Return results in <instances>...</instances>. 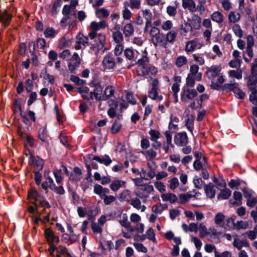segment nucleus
<instances>
[{
	"mask_svg": "<svg viewBox=\"0 0 257 257\" xmlns=\"http://www.w3.org/2000/svg\"><path fill=\"white\" fill-rule=\"evenodd\" d=\"M77 91L81 97L90 104L92 103L94 99L97 101L107 100L114 96L115 92L114 87L109 85L106 86L102 94V87L100 83L96 84L92 90L90 91L87 87L82 86L78 88Z\"/></svg>",
	"mask_w": 257,
	"mask_h": 257,
	"instance_id": "nucleus-1",
	"label": "nucleus"
},
{
	"mask_svg": "<svg viewBox=\"0 0 257 257\" xmlns=\"http://www.w3.org/2000/svg\"><path fill=\"white\" fill-rule=\"evenodd\" d=\"M29 154H26L29 157V163L34 168V173L35 177H41L40 171L42 170L44 165V162L42 159L38 156H35L33 152L28 151Z\"/></svg>",
	"mask_w": 257,
	"mask_h": 257,
	"instance_id": "nucleus-2",
	"label": "nucleus"
},
{
	"mask_svg": "<svg viewBox=\"0 0 257 257\" xmlns=\"http://www.w3.org/2000/svg\"><path fill=\"white\" fill-rule=\"evenodd\" d=\"M108 27V24L104 20H102L99 22L95 21L91 22L89 26L90 31L88 34V37L91 40H93L94 37L96 36V34H98L97 33V31L104 30Z\"/></svg>",
	"mask_w": 257,
	"mask_h": 257,
	"instance_id": "nucleus-3",
	"label": "nucleus"
},
{
	"mask_svg": "<svg viewBox=\"0 0 257 257\" xmlns=\"http://www.w3.org/2000/svg\"><path fill=\"white\" fill-rule=\"evenodd\" d=\"M94 43L92 44L90 49L96 55H97L100 50H102L105 44L106 36L104 33H100L96 34L94 37Z\"/></svg>",
	"mask_w": 257,
	"mask_h": 257,
	"instance_id": "nucleus-4",
	"label": "nucleus"
},
{
	"mask_svg": "<svg viewBox=\"0 0 257 257\" xmlns=\"http://www.w3.org/2000/svg\"><path fill=\"white\" fill-rule=\"evenodd\" d=\"M149 58L148 57V53L145 49L143 51L142 58L136 62V64H138L137 71L139 75H144L145 71H145V68L149 65Z\"/></svg>",
	"mask_w": 257,
	"mask_h": 257,
	"instance_id": "nucleus-5",
	"label": "nucleus"
},
{
	"mask_svg": "<svg viewBox=\"0 0 257 257\" xmlns=\"http://www.w3.org/2000/svg\"><path fill=\"white\" fill-rule=\"evenodd\" d=\"M203 46V43L198 39H194L186 42L185 51L187 53H190L196 50L200 49Z\"/></svg>",
	"mask_w": 257,
	"mask_h": 257,
	"instance_id": "nucleus-6",
	"label": "nucleus"
},
{
	"mask_svg": "<svg viewBox=\"0 0 257 257\" xmlns=\"http://www.w3.org/2000/svg\"><path fill=\"white\" fill-rule=\"evenodd\" d=\"M197 95V92L194 89L183 88L181 94V99L184 102L187 103L193 99Z\"/></svg>",
	"mask_w": 257,
	"mask_h": 257,
	"instance_id": "nucleus-7",
	"label": "nucleus"
},
{
	"mask_svg": "<svg viewBox=\"0 0 257 257\" xmlns=\"http://www.w3.org/2000/svg\"><path fill=\"white\" fill-rule=\"evenodd\" d=\"M81 63V59L77 53L73 54L72 58L69 60L68 65L69 71L71 73H75L76 70L78 68Z\"/></svg>",
	"mask_w": 257,
	"mask_h": 257,
	"instance_id": "nucleus-8",
	"label": "nucleus"
},
{
	"mask_svg": "<svg viewBox=\"0 0 257 257\" xmlns=\"http://www.w3.org/2000/svg\"><path fill=\"white\" fill-rule=\"evenodd\" d=\"M174 143L179 147L186 146L188 143V138L186 133L182 132L177 133L174 137Z\"/></svg>",
	"mask_w": 257,
	"mask_h": 257,
	"instance_id": "nucleus-9",
	"label": "nucleus"
},
{
	"mask_svg": "<svg viewBox=\"0 0 257 257\" xmlns=\"http://www.w3.org/2000/svg\"><path fill=\"white\" fill-rule=\"evenodd\" d=\"M76 45L74 48L76 50H80L82 46L86 47L88 45V37L84 36L82 33H79L76 36Z\"/></svg>",
	"mask_w": 257,
	"mask_h": 257,
	"instance_id": "nucleus-10",
	"label": "nucleus"
},
{
	"mask_svg": "<svg viewBox=\"0 0 257 257\" xmlns=\"http://www.w3.org/2000/svg\"><path fill=\"white\" fill-rule=\"evenodd\" d=\"M28 199H35L36 201L38 203H40V205L42 206L46 207L48 208L50 207L49 203L43 199L40 198L39 196L38 192L35 190H32L28 193Z\"/></svg>",
	"mask_w": 257,
	"mask_h": 257,
	"instance_id": "nucleus-11",
	"label": "nucleus"
},
{
	"mask_svg": "<svg viewBox=\"0 0 257 257\" xmlns=\"http://www.w3.org/2000/svg\"><path fill=\"white\" fill-rule=\"evenodd\" d=\"M211 88L215 90H219L222 87V85L225 81V79L222 73H221L217 77L211 79Z\"/></svg>",
	"mask_w": 257,
	"mask_h": 257,
	"instance_id": "nucleus-12",
	"label": "nucleus"
},
{
	"mask_svg": "<svg viewBox=\"0 0 257 257\" xmlns=\"http://www.w3.org/2000/svg\"><path fill=\"white\" fill-rule=\"evenodd\" d=\"M233 241L232 242L233 246L238 250H240L242 247H249V243L245 239L241 240L238 237L237 234L233 235Z\"/></svg>",
	"mask_w": 257,
	"mask_h": 257,
	"instance_id": "nucleus-13",
	"label": "nucleus"
},
{
	"mask_svg": "<svg viewBox=\"0 0 257 257\" xmlns=\"http://www.w3.org/2000/svg\"><path fill=\"white\" fill-rule=\"evenodd\" d=\"M221 68L218 66H212L206 71L208 78L211 80L221 74Z\"/></svg>",
	"mask_w": 257,
	"mask_h": 257,
	"instance_id": "nucleus-14",
	"label": "nucleus"
},
{
	"mask_svg": "<svg viewBox=\"0 0 257 257\" xmlns=\"http://www.w3.org/2000/svg\"><path fill=\"white\" fill-rule=\"evenodd\" d=\"M182 7L191 13L197 11L196 5L194 0H182Z\"/></svg>",
	"mask_w": 257,
	"mask_h": 257,
	"instance_id": "nucleus-15",
	"label": "nucleus"
},
{
	"mask_svg": "<svg viewBox=\"0 0 257 257\" xmlns=\"http://www.w3.org/2000/svg\"><path fill=\"white\" fill-rule=\"evenodd\" d=\"M122 31L124 37L125 38H129L134 34V26L131 23H126L123 26Z\"/></svg>",
	"mask_w": 257,
	"mask_h": 257,
	"instance_id": "nucleus-16",
	"label": "nucleus"
},
{
	"mask_svg": "<svg viewBox=\"0 0 257 257\" xmlns=\"http://www.w3.org/2000/svg\"><path fill=\"white\" fill-rule=\"evenodd\" d=\"M166 138V144L167 145H164L163 149L164 150L165 153L167 154L169 152V147L174 148V146L172 143V136L171 132L169 131H167L164 134Z\"/></svg>",
	"mask_w": 257,
	"mask_h": 257,
	"instance_id": "nucleus-17",
	"label": "nucleus"
},
{
	"mask_svg": "<svg viewBox=\"0 0 257 257\" xmlns=\"http://www.w3.org/2000/svg\"><path fill=\"white\" fill-rule=\"evenodd\" d=\"M95 14L97 18L99 19H104L109 17L110 12L105 8H100L95 9Z\"/></svg>",
	"mask_w": 257,
	"mask_h": 257,
	"instance_id": "nucleus-18",
	"label": "nucleus"
},
{
	"mask_svg": "<svg viewBox=\"0 0 257 257\" xmlns=\"http://www.w3.org/2000/svg\"><path fill=\"white\" fill-rule=\"evenodd\" d=\"M253 47L246 46L245 51L243 52V59L246 63H249L253 57Z\"/></svg>",
	"mask_w": 257,
	"mask_h": 257,
	"instance_id": "nucleus-19",
	"label": "nucleus"
},
{
	"mask_svg": "<svg viewBox=\"0 0 257 257\" xmlns=\"http://www.w3.org/2000/svg\"><path fill=\"white\" fill-rule=\"evenodd\" d=\"M199 67L197 64H193L190 66V73L189 75L195 77L196 81H200L202 78V74L200 73H198Z\"/></svg>",
	"mask_w": 257,
	"mask_h": 257,
	"instance_id": "nucleus-20",
	"label": "nucleus"
},
{
	"mask_svg": "<svg viewBox=\"0 0 257 257\" xmlns=\"http://www.w3.org/2000/svg\"><path fill=\"white\" fill-rule=\"evenodd\" d=\"M102 64L106 69H112L115 66L114 59L110 55H107L104 58Z\"/></svg>",
	"mask_w": 257,
	"mask_h": 257,
	"instance_id": "nucleus-21",
	"label": "nucleus"
},
{
	"mask_svg": "<svg viewBox=\"0 0 257 257\" xmlns=\"http://www.w3.org/2000/svg\"><path fill=\"white\" fill-rule=\"evenodd\" d=\"M12 16L5 11L0 13V22L5 26H8L12 20Z\"/></svg>",
	"mask_w": 257,
	"mask_h": 257,
	"instance_id": "nucleus-22",
	"label": "nucleus"
},
{
	"mask_svg": "<svg viewBox=\"0 0 257 257\" xmlns=\"http://www.w3.org/2000/svg\"><path fill=\"white\" fill-rule=\"evenodd\" d=\"M122 15L124 20H130L132 17V13L128 9V3L127 1H125L123 3Z\"/></svg>",
	"mask_w": 257,
	"mask_h": 257,
	"instance_id": "nucleus-23",
	"label": "nucleus"
},
{
	"mask_svg": "<svg viewBox=\"0 0 257 257\" xmlns=\"http://www.w3.org/2000/svg\"><path fill=\"white\" fill-rule=\"evenodd\" d=\"M257 77L255 75H250L248 77L247 87L250 90L257 92Z\"/></svg>",
	"mask_w": 257,
	"mask_h": 257,
	"instance_id": "nucleus-24",
	"label": "nucleus"
},
{
	"mask_svg": "<svg viewBox=\"0 0 257 257\" xmlns=\"http://www.w3.org/2000/svg\"><path fill=\"white\" fill-rule=\"evenodd\" d=\"M158 90L156 88H151L148 92L149 97L158 102L161 101L163 99V97L162 95H159Z\"/></svg>",
	"mask_w": 257,
	"mask_h": 257,
	"instance_id": "nucleus-25",
	"label": "nucleus"
},
{
	"mask_svg": "<svg viewBox=\"0 0 257 257\" xmlns=\"http://www.w3.org/2000/svg\"><path fill=\"white\" fill-rule=\"evenodd\" d=\"M45 179V180H43L42 183V187L45 189L47 190L48 187H49L52 190H56L57 187L55 184L54 183L53 180L51 179V178H43Z\"/></svg>",
	"mask_w": 257,
	"mask_h": 257,
	"instance_id": "nucleus-26",
	"label": "nucleus"
},
{
	"mask_svg": "<svg viewBox=\"0 0 257 257\" xmlns=\"http://www.w3.org/2000/svg\"><path fill=\"white\" fill-rule=\"evenodd\" d=\"M207 166L206 159L204 157H203L202 160H196L193 163V168L197 171L206 168Z\"/></svg>",
	"mask_w": 257,
	"mask_h": 257,
	"instance_id": "nucleus-27",
	"label": "nucleus"
},
{
	"mask_svg": "<svg viewBox=\"0 0 257 257\" xmlns=\"http://www.w3.org/2000/svg\"><path fill=\"white\" fill-rule=\"evenodd\" d=\"M201 18L197 15H194L192 17L191 26L192 29L199 30L201 27Z\"/></svg>",
	"mask_w": 257,
	"mask_h": 257,
	"instance_id": "nucleus-28",
	"label": "nucleus"
},
{
	"mask_svg": "<svg viewBox=\"0 0 257 257\" xmlns=\"http://www.w3.org/2000/svg\"><path fill=\"white\" fill-rule=\"evenodd\" d=\"M92 160L96 161L101 164H104L106 166L109 165L112 162L109 157L107 155H105L102 157L98 156H93Z\"/></svg>",
	"mask_w": 257,
	"mask_h": 257,
	"instance_id": "nucleus-29",
	"label": "nucleus"
},
{
	"mask_svg": "<svg viewBox=\"0 0 257 257\" xmlns=\"http://www.w3.org/2000/svg\"><path fill=\"white\" fill-rule=\"evenodd\" d=\"M188 59L187 57L183 55H180L177 57L175 60V65L177 68H181L187 65Z\"/></svg>",
	"mask_w": 257,
	"mask_h": 257,
	"instance_id": "nucleus-30",
	"label": "nucleus"
},
{
	"mask_svg": "<svg viewBox=\"0 0 257 257\" xmlns=\"http://www.w3.org/2000/svg\"><path fill=\"white\" fill-rule=\"evenodd\" d=\"M211 19L213 21L218 24H221L224 21L223 15L219 11L213 12L211 15Z\"/></svg>",
	"mask_w": 257,
	"mask_h": 257,
	"instance_id": "nucleus-31",
	"label": "nucleus"
},
{
	"mask_svg": "<svg viewBox=\"0 0 257 257\" xmlns=\"http://www.w3.org/2000/svg\"><path fill=\"white\" fill-rule=\"evenodd\" d=\"M228 19L229 23L235 24L240 20V15L237 12H230L228 14Z\"/></svg>",
	"mask_w": 257,
	"mask_h": 257,
	"instance_id": "nucleus-32",
	"label": "nucleus"
},
{
	"mask_svg": "<svg viewBox=\"0 0 257 257\" xmlns=\"http://www.w3.org/2000/svg\"><path fill=\"white\" fill-rule=\"evenodd\" d=\"M141 204V201L139 198H135L131 200V205L138 210H141V212H144L145 211L146 207L144 205H142Z\"/></svg>",
	"mask_w": 257,
	"mask_h": 257,
	"instance_id": "nucleus-33",
	"label": "nucleus"
},
{
	"mask_svg": "<svg viewBox=\"0 0 257 257\" xmlns=\"http://www.w3.org/2000/svg\"><path fill=\"white\" fill-rule=\"evenodd\" d=\"M180 34L183 36H186L187 33L192 31V26L188 22H185L180 26Z\"/></svg>",
	"mask_w": 257,
	"mask_h": 257,
	"instance_id": "nucleus-34",
	"label": "nucleus"
},
{
	"mask_svg": "<svg viewBox=\"0 0 257 257\" xmlns=\"http://www.w3.org/2000/svg\"><path fill=\"white\" fill-rule=\"evenodd\" d=\"M225 220V216L222 212H219L216 214L214 218L215 223L219 226H223Z\"/></svg>",
	"mask_w": 257,
	"mask_h": 257,
	"instance_id": "nucleus-35",
	"label": "nucleus"
},
{
	"mask_svg": "<svg viewBox=\"0 0 257 257\" xmlns=\"http://www.w3.org/2000/svg\"><path fill=\"white\" fill-rule=\"evenodd\" d=\"M125 182L123 181L116 180L110 185V188L113 191H117L120 187H124Z\"/></svg>",
	"mask_w": 257,
	"mask_h": 257,
	"instance_id": "nucleus-36",
	"label": "nucleus"
},
{
	"mask_svg": "<svg viewBox=\"0 0 257 257\" xmlns=\"http://www.w3.org/2000/svg\"><path fill=\"white\" fill-rule=\"evenodd\" d=\"M228 74L230 77L240 79L242 77V71L240 68L236 69V70H230L228 71Z\"/></svg>",
	"mask_w": 257,
	"mask_h": 257,
	"instance_id": "nucleus-37",
	"label": "nucleus"
},
{
	"mask_svg": "<svg viewBox=\"0 0 257 257\" xmlns=\"http://www.w3.org/2000/svg\"><path fill=\"white\" fill-rule=\"evenodd\" d=\"M177 36V32L174 30H171L167 33L165 39L166 42L170 43H173L176 41Z\"/></svg>",
	"mask_w": 257,
	"mask_h": 257,
	"instance_id": "nucleus-38",
	"label": "nucleus"
},
{
	"mask_svg": "<svg viewBox=\"0 0 257 257\" xmlns=\"http://www.w3.org/2000/svg\"><path fill=\"white\" fill-rule=\"evenodd\" d=\"M204 187L205 191L207 196L211 198H213L215 195V190L213 185L210 183L209 184L205 185Z\"/></svg>",
	"mask_w": 257,
	"mask_h": 257,
	"instance_id": "nucleus-39",
	"label": "nucleus"
},
{
	"mask_svg": "<svg viewBox=\"0 0 257 257\" xmlns=\"http://www.w3.org/2000/svg\"><path fill=\"white\" fill-rule=\"evenodd\" d=\"M112 38L115 43H123V33L120 32L119 31L113 32Z\"/></svg>",
	"mask_w": 257,
	"mask_h": 257,
	"instance_id": "nucleus-40",
	"label": "nucleus"
},
{
	"mask_svg": "<svg viewBox=\"0 0 257 257\" xmlns=\"http://www.w3.org/2000/svg\"><path fill=\"white\" fill-rule=\"evenodd\" d=\"M135 184L138 186H145L150 183L148 178H136L133 179Z\"/></svg>",
	"mask_w": 257,
	"mask_h": 257,
	"instance_id": "nucleus-41",
	"label": "nucleus"
},
{
	"mask_svg": "<svg viewBox=\"0 0 257 257\" xmlns=\"http://www.w3.org/2000/svg\"><path fill=\"white\" fill-rule=\"evenodd\" d=\"M194 117L192 115H188L185 120V126L191 133H192L194 129Z\"/></svg>",
	"mask_w": 257,
	"mask_h": 257,
	"instance_id": "nucleus-42",
	"label": "nucleus"
},
{
	"mask_svg": "<svg viewBox=\"0 0 257 257\" xmlns=\"http://www.w3.org/2000/svg\"><path fill=\"white\" fill-rule=\"evenodd\" d=\"M162 198L164 201H170L171 203L175 202L177 199V196L172 193H165L162 195Z\"/></svg>",
	"mask_w": 257,
	"mask_h": 257,
	"instance_id": "nucleus-43",
	"label": "nucleus"
},
{
	"mask_svg": "<svg viewBox=\"0 0 257 257\" xmlns=\"http://www.w3.org/2000/svg\"><path fill=\"white\" fill-rule=\"evenodd\" d=\"M142 153L144 155L147 160H151L156 157L157 153L153 149L142 151Z\"/></svg>",
	"mask_w": 257,
	"mask_h": 257,
	"instance_id": "nucleus-44",
	"label": "nucleus"
},
{
	"mask_svg": "<svg viewBox=\"0 0 257 257\" xmlns=\"http://www.w3.org/2000/svg\"><path fill=\"white\" fill-rule=\"evenodd\" d=\"M232 30L235 35L239 38L243 36V31L242 30L240 26L238 24H234L231 27Z\"/></svg>",
	"mask_w": 257,
	"mask_h": 257,
	"instance_id": "nucleus-45",
	"label": "nucleus"
},
{
	"mask_svg": "<svg viewBox=\"0 0 257 257\" xmlns=\"http://www.w3.org/2000/svg\"><path fill=\"white\" fill-rule=\"evenodd\" d=\"M128 7L132 10H139L141 8V0H129Z\"/></svg>",
	"mask_w": 257,
	"mask_h": 257,
	"instance_id": "nucleus-46",
	"label": "nucleus"
},
{
	"mask_svg": "<svg viewBox=\"0 0 257 257\" xmlns=\"http://www.w3.org/2000/svg\"><path fill=\"white\" fill-rule=\"evenodd\" d=\"M39 138L43 142H47L48 141V136L47 131L45 127L41 128L39 131Z\"/></svg>",
	"mask_w": 257,
	"mask_h": 257,
	"instance_id": "nucleus-47",
	"label": "nucleus"
},
{
	"mask_svg": "<svg viewBox=\"0 0 257 257\" xmlns=\"http://www.w3.org/2000/svg\"><path fill=\"white\" fill-rule=\"evenodd\" d=\"M233 197L235 201L232 202L230 201V203L233 205H239L241 204L242 195L240 192L235 191L233 193Z\"/></svg>",
	"mask_w": 257,
	"mask_h": 257,
	"instance_id": "nucleus-48",
	"label": "nucleus"
},
{
	"mask_svg": "<svg viewBox=\"0 0 257 257\" xmlns=\"http://www.w3.org/2000/svg\"><path fill=\"white\" fill-rule=\"evenodd\" d=\"M145 70H146V72H144L145 73L144 76H146L150 74L154 75L156 74L158 72L157 69L155 67L150 64L145 68Z\"/></svg>",
	"mask_w": 257,
	"mask_h": 257,
	"instance_id": "nucleus-49",
	"label": "nucleus"
},
{
	"mask_svg": "<svg viewBox=\"0 0 257 257\" xmlns=\"http://www.w3.org/2000/svg\"><path fill=\"white\" fill-rule=\"evenodd\" d=\"M149 134L151 136L150 139L152 141H156L162 137V135L159 132L155 130L151 129L149 131Z\"/></svg>",
	"mask_w": 257,
	"mask_h": 257,
	"instance_id": "nucleus-50",
	"label": "nucleus"
},
{
	"mask_svg": "<svg viewBox=\"0 0 257 257\" xmlns=\"http://www.w3.org/2000/svg\"><path fill=\"white\" fill-rule=\"evenodd\" d=\"M241 60L240 59H233L228 63V65L231 67L236 69H240Z\"/></svg>",
	"mask_w": 257,
	"mask_h": 257,
	"instance_id": "nucleus-51",
	"label": "nucleus"
},
{
	"mask_svg": "<svg viewBox=\"0 0 257 257\" xmlns=\"http://www.w3.org/2000/svg\"><path fill=\"white\" fill-rule=\"evenodd\" d=\"M173 22L170 20L163 22L161 25V28L164 31H171L173 28Z\"/></svg>",
	"mask_w": 257,
	"mask_h": 257,
	"instance_id": "nucleus-52",
	"label": "nucleus"
},
{
	"mask_svg": "<svg viewBox=\"0 0 257 257\" xmlns=\"http://www.w3.org/2000/svg\"><path fill=\"white\" fill-rule=\"evenodd\" d=\"M198 228L199 230V236L200 237L203 238L209 234L206 227L203 223L199 224Z\"/></svg>",
	"mask_w": 257,
	"mask_h": 257,
	"instance_id": "nucleus-53",
	"label": "nucleus"
},
{
	"mask_svg": "<svg viewBox=\"0 0 257 257\" xmlns=\"http://www.w3.org/2000/svg\"><path fill=\"white\" fill-rule=\"evenodd\" d=\"M124 55L126 58L131 60L135 57V52L132 48H126L124 50Z\"/></svg>",
	"mask_w": 257,
	"mask_h": 257,
	"instance_id": "nucleus-54",
	"label": "nucleus"
},
{
	"mask_svg": "<svg viewBox=\"0 0 257 257\" xmlns=\"http://www.w3.org/2000/svg\"><path fill=\"white\" fill-rule=\"evenodd\" d=\"M193 196L189 193H187L186 194H181L179 195V202L181 203H184L188 202Z\"/></svg>",
	"mask_w": 257,
	"mask_h": 257,
	"instance_id": "nucleus-55",
	"label": "nucleus"
},
{
	"mask_svg": "<svg viewBox=\"0 0 257 257\" xmlns=\"http://www.w3.org/2000/svg\"><path fill=\"white\" fill-rule=\"evenodd\" d=\"M206 3V0H197V12L200 14H202L205 11V4Z\"/></svg>",
	"mask_w": 257,
	"mask_h": 257,
	"instance_id": "nucleus-56",
	"label": "nucleus"
},
{
	"mask_svg": "<svg viewBox=\"0 0 257 257\" xmlns=\"http://www.w3.org/2000/svg\"><path fill=\"white\" fill-rule=\"evenodd\" d=\"M62 5L61 0L55 1L53 5V7L51 10V14L53 16H55L58 13V9Z\"/></svg>",
	"mask_w": 257,
	"mask_h": 257,
	"instance_id": "nucleus-57",
	"label": "nucleus"
},
{
	"mask_svg": "<svg viewBox=\"0 0 257 257\" xmlns=\"http://www.w3.org/2000/svg\"><path fill=\"white\" fill-rule=\"evenodd\" d=\"M195 77L188 74L186 78V85L188 87H193L195 84Z\"/></svg>",
	"mask_w": 257,
	"mask_h": 257,
	"instance_id": "nucleus-58",
	"label": "nucleus"
},
{
	"mask_svg": "<svg viewBox=\"0 0 257 257\" xmlns=\"http://www.w3.org/2000/svg\"><path fill=\"white\" fill-rule=\"evenodd\" d=\"M121 127V123L120 122L117 120H115L112 125L111 132L112 134H116L120 131Z\"/></svg>",
	"mask_w": 257,
	"mask_h": 257,
	"instance_id": "nucleus-59",
	"label": "nucleus"
},
{
	"mask_svg": "<svg viewBox=\"0 0 257 257\" xmlns=\"http://www.w3.org/2000/svg\"><path fill=\"white\" fill-rule=\"evenodd\" d=\"M119 198L120 201H128L130 199V192L128 190L123 191L119 195Z\"/></svg>",
	"mask_w": 257,
	"mask_h": 257,
	"instance_id": "nucleus-60",
	"label": "nucleus"
},
{
	"mask_svg": "<svg viewBox=\"0 0 257 257\" xmlns=\"http://www.w3.org/2000/svg\"><path fill=\"white\" fill-rule=\"evenodd\" d=\"M101 198L105 205H109L116 200V197L114 196H107L105 194L101 196Z\"/></svg>",
	"mask_w": 257,
	"mask_h": 257,
	"instance_id": "nucleus-61",
	"label": "nucleus"
},
{
	"mask_svg": "<svg viewBox=\"0 0 257 257\" xmlns=\"http://www.w3.org/2000/svg\"><path fill=\"white\" fill-rule=\"evenodd\" d=\"M45 236L47 241L52 243L55 235L51 229L47 228L45 230Z\"/></svg>",
	"mask_w": 257,
	"mask_h": 257,
	"instance_id": "nucleus-62",
	"label": "nucleus"
},
{
	"mask_svg": "<svg viewBox=\"0 0 257 257\" xmlns=\"http://www.w3.org/2000/svg\"><path fill=\"white\" fill-rule=\"evenodd\" d=\"M194 61L199 65H203L205 63L204 58L199 54H194L192 55Z\"/></svg>",
	"mask_w": 257,
	"mask_h": 257,
	"instance_id": "nucleus-63",
	"label": "nucleus"
},
{
	"mask_svg": "<svg viewBox=\"0 0 257 257\" xmlns=\"http://www.w3.org/2000/svg\"><path fill=\"white\" fill-rule=\"evenodd\" d=\"M57 33V32L52 28H48L44 32V35L46 38H53Z\"/></svg>",
	"mask_w": 257,
	"mask_h": 257,
	"instance_id": "nucleus-64",
	"label": "nucleus"
}]
</instances>
